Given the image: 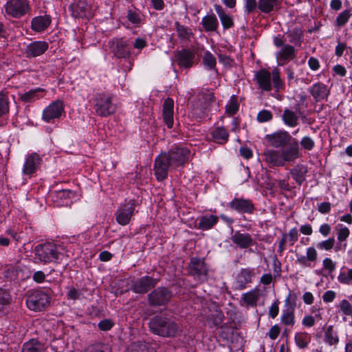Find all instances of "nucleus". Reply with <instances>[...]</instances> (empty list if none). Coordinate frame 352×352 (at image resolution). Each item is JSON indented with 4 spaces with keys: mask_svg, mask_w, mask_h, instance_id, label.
<instances>
[{
    "mask_svg": "<svg viewBox=\"0 0 352 352\" xmlns=\"http://www.w3.org/2000/svg\"><path fill=\"white\" fill-rule=\"evenodd\" d=\"M113 326V322L109 319H104L98 323V327L102 331H109Z\"/></svg>",
    "mask_w": 352,
    "mask_h": 352,
    "instance_id": "obj_62",
    "label": "nucleus"
},
{
    "mask_svg": "<svg viewBox=\"0 0 352 352\" xmlns=\"http://www.w3.org/2000/svg\"><path fill=\"white\" fill-rule=\"evenodd\" d=\"M44 90L41 88L30 90L19 94V100L23 102H33L42 97L41 93Z\"/></svg>",
    "mask_w": 352,
    "mask_h": 352,
    "instance_id": "obj_37",
    "label": "nucleus"
},
{
    "mask_svg": "<svg viewBox=\"0 0 352 352\" xmlns=\"http://www.w3.org/2000/svg\"><path fill=\"white\" fill-rule=\"evenodd\" d=\"M50 304V296L42 290H34L30 292L26 299L27 307L32 311H41Z\"/></svg>",
    "mask_w": 352,
    "mask_h": 352,
    "instance_id": "obj_9",
    "label": "nucleus"
},
{
    "mask_svg": "<svg viewBox=\"0 0 352 352\" xmlns=\"http://www.w3.org/2000/svg\"><path fill=\"white\" fill-rule=\"evenodd\" d=\"M300 144L304 150L310 151L314 148L315 142L311 137L304 136L301 138Z\"/></svg>",
    "mask_w": 352,
    "mask_h": 352,
    "instance_id": "obj_54",
    "label": "nucleus"
},
{
    "mask_svg": "<svg viewBox=\"0 0 352 352\" xmlns=\"http://www.w3.org/2000/svg\"><path fill=\"white\" fill-rule=\"evenodd\" d=\"M128 352H157L155 349L151 347L145 342H133L128 348Z\"/></svg>",
    "mask_w": 352,
    "mask_h": 352,
    "instance_id": "obj_39",
    "label": "nucleus"
},
{
    "mask_svg": "<svg viewBox=\"0 0 352 352\" xmlns=\"http://www.w3.org/2000/svg\"><path fill=\"white\" fill-rule=\"evenodd\" d=\"M214 98V96L212 93L199 94L197 100L192 105L191 109L192 116L197 120L204 118L210 110V107Z\"/></svg>",
    "mask_w": 352,
    "mask_h": 352,
    "instance_id": "obj_10",
    "label": "nucleus"
},
{
    "mask_svg": "<svg viewBox=\"0 0 352 352\" xmlns=\"http://www.w3.org/2000/svg\"><path fill=\"white\" fill-rule=\"evenodd\" d=\"M64 111L63 103L57 100L47 107L43 112L42 118L44 121L50 122L51 120L59 118Z\"/></svg>",
    "mask_w": 352,
    "mask_h": 352,
    "instance_id": "obj_17",
    "label": "nucleus"
},
{
    "mask_svg": "<svg viewBox=\"0 0 352 352\" xmlns=\"http://www.w3.org/2000/svg\"><path fill=\"white\" fill-rule=\"evenodd\" d=\"M335 245L334 237H329L326 240L318 242L316 247L320 250L331 251Z\"/></svg>",
    "mask_w": 352,
    "mask_h": 352,
    "instance_id": "obj_51",
    "label": "nucleus"
},
{
    "mask_svg": "<svg viewBox=\"0 0 352 352\" xmlns=\"http://www.w3.org/2000/svg\"><path fill=\"white\" fill-rule=\"evenodd\" d=\"M10 110V100L8 92L1 91L0 92V118L7 116Z\"/></svg>",
    "mask_w": 352,
    "mask_h": 352,
    "instance_id": "obj_40",
    "label": "nucleus"
},
{
    "mask_svg": "<svg viewBox=\"0 0 352 352\" xmlns=\"http://www.w3.org/2000/svg\"><path fill=\"white\" fill-rule=\"evenodd\" d=\"M72 15L75 18H88L91 15L89 6L82 0H76L69 6Z\"/></svg>",
    "mask_w": 352,
    "mask_h": 352,
    "instance_id": "obj_20",
    "label": "nucleus"
},
{
    "mask_svg": "<svg viewBox=\"0 0 352 352\" xmlns=\"http://www.w3.org/2000/svg\"><path fill=\"white\" fill-rule=\"evenodd\" d=\"M219 19L224 29H229L234 25L232 18L227 14L223 15Z\"/></svg>",
    "mask_w": 352,
    "mask_h": 352,
    "instance_id": "obj_58",
    "label": "nucleus"
},
{
    "mask_svg": "<svg viewBox=\"0 0 352 352\" xmlns=\"http://www.w3.org/2000/svg\"><path fill=\"white\" fill-rule=\"evenodd\" d=\"M239 104L237 97L232 96L226 106V113L230 116L234 115L239 110Z\"/></svg>",
    "mask_w": 352,
    "mask_h": 352,
    "instance_id": "obj_44",
    "label": "nucleus"
},
{
    "mask_svg": "<svg viewBox=\"0 0 352 352\" xmlns=\"http://www.w3.org/2000/svg\"><path fill=\"white\" fill-rule=\"evenodd\" d=\"M296 56V52L294 47L288 44L283 45L276 53V58L278 61L283 62L282 64L294 59Z\"/></svg>",
    "mask_w": 352,
    "mask_h": 352,
    "instance_id": "obj_30",
    "label": "nucleus"
},
{
    "mask_svg": "<svg viewBox=\"0 0 352 352\" xmlns=\"http://www.w3.org/2000/svg\"><path fill=\"white\" fill-rule=\"evenodd\" d=\"M174 100L170 98H167L163 104V118L164 122L171 129L174 124Z\"/></svg>",
    "mask_w": 352,
    "mask_h": 352,
    "instance_id": "obj_26",
    "label": "nucleus"
},
{
    "mask_svg": "<svg viewBox=\"0 0 352 352\" xmlns=\"http://www.w3.org/2000/svg\"><path fill=\"white\" fill-rule=\"evenodd\" d=\"M209 271V267L204 258L197 256L190 258L188 273L196 280L199 283L206 281L208 279Z\"/></svg>",
    "mask_w": 352,
    "mask_h": 352,
    "instance_id": "obj_8",
    "label": "nucleus"
},
{
    "mask_svg": "<svg viewBox=\"0 0 352 352\" xmlns=\"http://www.w3.org/2000/svg\"><path fill=\"white\" fill-rule=\"evenodd\" d=\"M202 63L208 70H216L217 60L214 55L209 51H206L202 58Z\"/></svg>",
    "mask_w": 352,
    "mask_h": 352,
    "instance_id": "obj_43",
    "label": "nucleus"
},
{
    "mask_svg": "<svg viewBox=\"0 0 352 352\" xmlns=\"http://www.w3.org/2000/svg\"><path fill=\"white\" fill-rule=\"evenodd\" d=\"M337 239L339 242L346 241L350 234L349 229L343 224L338 223L336 226Z\"/></svg>",
    "mask_w": 352,
    "mask_h": 352,
    "instance_id": "obj_45",
    "label": "nucleus"
},
{
    "mask_svg": "<svg viewBox=\"0 0 352 352\" xmlns=\"http://www.w3.org/2000/svg\"><path fill=\"white\" fill-rule=\"evenodd\" d=\"M331 204L329 202L325 201L318 204V210L321 214H327L330 212Z\"/></svg>",
    "mask_w": 352,
    "mask_h": 352,
    "instance_id": "obj_63",
    "label": "nucleus"
},
{
    "mask_svg": "<svg viewBox=\"0 0 352 352\" xmlns=\"http://www.w3.org/2000/svg\"><path fill=\"white\" fill-rule=\"evenodd\" d=\"M296 307V296L289 294L285 300L280 321L287 326H294L295 324V309Z\"/></svg>",
    "mask_w": 352,
    "mask_h": 352,
    "instance_id": "obj_14",
    "label": "nucleus"
},
{
    "mask_svg": "<svg viewBox=\"0 0 352 352\" xmlns=\"http://www.w3.org/2000/svg\"><path fill=\"white\" fill-rule=\"evenodd\" d=\"M339 311L342 315L351 316L352 315L351 303L346 299L342 300L339 304Z\"/></svg>",
    "mask_w": 352,
    "mask_h": 352,
    "instance_id": "obj_52",
    "label": "nucleus"
},
{
    "mask_svg": "<svg viewBox=\"0 0 352 352\" xmlns=\"http://www.w3.org/2000/svg\"><path fill=\"white\" fill-rule=\"evenodd\" d=\"M219 217L214 214H204L199 217L197 228L201 230L212 229L219 221Z\"/></svg>",
    "mask_w": 352,
    "mask_h": 352,
    "instance_id": "obj_31",
    "label": "nucleus"
},
{
    "mask_svg": "<svg viewBox=\"0 0 352 352\" xmlns=\"http://www.w3.org/2000/svg\"><path fill=\"white\" fill-rule=\"evenodd\" d=\"M172 292L164 287H157L148 294V304L153 307L163 306L167 304L172 298Z\"/></svg>",
    "mask_w": 352,
    "mask_h": 352,
    "instance_id": "obj_12",
    "label": "nucleus"
},
{
    "mask_svg": "<svg viewBox=\"0 0 352 352\" xmlns=\"http://www.w3.org/2000/svg\"><path fill=\"white\" fill-rule=\"evenodd\" d=\"M338 280L344 285H351L352 283V268L347 271H342L338 276Z\"/></svg>",
    "mask_w": 352,
    "mask_h": 352,
    "instance_id": "obj_50",
    "label": "nucleus"
},
{
    "mask_svg": "<svg viewBox=\"0 0 352 352\" xmlns=\"http://www.w3.org/2000/svg\"><path fill=\"white\" fill-rule=\"evenodd\" d=\"M309 91L316 102L327 100L330 93L327 85L320 82L314 83Z\"/></svg>",
    "mask_w": 352,
    "mask_h": 352,
    "instance_id": "obj_23",
    "label": "nucleus"
},
{
    "mask_svg": "<svg viewBox=\"0 0 352 352\" xmlns=\"http://www.w3.org/2000/svg\"><path fill=\"white\" fill-rule=\"evenodd\" d=\"M283 123L289 127H296L299 123V118L296 113L291 109H284L282 114Z\"/></svg>",
    "mask_w": 352,
    "mask_h": 352,
    "instance_id": "obj_35",
    "label": "nucleus"
},
{
    "mask_svg": "<svg viewBox=\"0 0 352 352\" xmlns=\"http://www.w3.org/2000/svg\"><path fill=\"white\" fill-rule=\"evenodd\" d=\"M48 47L45 41H34L27 46L24 53L27 58H34L44 54Z\"/></svg>",
    "mask_w": 352,
    "mask_h": 352,
    "instance_id": "obj_21",
    "label": "nucleus"
},
{
    "mask_svg": "<svg viewBox=\"0 0 352 352\" xmlns=\"http://www.w3.org/2000/svg\"><path fill=\"white\" fill-rule=\"evenodd\" d=\"M108 46L111 52L118 58H126L131 54V43L129 40L113 38L109 41Z\"/></svg>",
    "mask_w": 352,
    "mask_h": 352,
    "instance_id": "obj_13",
    "label": "nucleus"
},
{
    "mask_svg": "<svg viewBox=\"0 0 352 352\" xmlns=\"http://www.w3.org/2000/svg\"><path fill=\"white\" fill-rule=\"evenodd\" d=\"M169 311H164L161 315L151 318L148 328L151 333L162 337H172L176 333L175 322L173 314Z\"/></svg>",
    "mask_w": 352,
    "mask_h": 352,
    "instance_id": "obj_2",
    "label": "nucleus"
},
{
    "mask_svg": "<svg viewBox=\"0 0 352 352\" xmlns=\"http://www.w3.org/2000/svg\"><path fill=\"white\" fill-rule=\"evenodd\" d=\"M289 236V241L290 245H294V243L298 240V232L296 228H292L287 234Z\"/></svg>",
    "mask_w": 352,
    "mask_h": 352,
    "instance_id": "obj_59",
    "label": "nucleus"
},
{
    "mask_svg": "<svg viewBox=\"0 0 352 352\" xmlns=\"http://www.w3.org/2000/svg\"><path fill=\"white\" fill-rule=\"evenodd\" d=\"M212 140L214 142L224 144L229 139V133L223 126H218L215 128L211 133Z\"/></svg>",
    "mask_w": 352,
    "mask_h": 352,
    "instance_id": "obj_34",
    "label": "nucleus"
},
{
    "mask_svg": "<svg viewBox=\"0 0 352 352\" xmlns=\"http://www.w3.org/2000/svg\"><path fill=\"white\" fill-rule=\"evenodd\" d=\"M289 42L296 45H300L302 43V36L297 30H292L287 34Z\"/></svg>",
    "mask_w": 352,
    "mask_h": 352,
    "instance_id": "obj_55",
    "label": "nucleus"
},
{
    "mask_svg": "<svg viewBox=\"0 0 352 352\" xmlns=\"http://www.w3.org/2000/svg\"><path fill=\"white\" fill-rule=\"evenodd\" d=\"M254 80L258 88L263 91H270L273 87L276 91H280L285 87L280 72L277 69H273L272 72L266 69H261L254 73Z\"/></svg>",
    "mask_w": 352,
    "mask_h": 352,
    "instance_id": "obj_3",
    "label": "nucleus"
},
{
    "mask_svg": "<svg viewBox=\"0 0 352 352\" xmlns=\"http://www.w3.org/2000/svg\"><path fill=\"white\" fill-rule=\"evenodd\" d=\"M157 283L156 278L146 276L131 281L129 289L135 294H143L154 288Z\"/></svg>",
    "mask_w": 352,
    "mask_h": 352,
    "instance_id": "obj_16",
    "label": "nucleus"
},
{
    "mask_svg": "<svg viewBox=\"0 0 352 352\" xmlns=\"http://www.w3.org/2000/svg\"><path fill=\"white\" fill-rule=\"evenodd\" d=\"M177 36L179 38L181 43H185L191 41L193 34L190 28L177 24Z\"/></svg>",
    "mask_w": 352,
    "mask_h": 352,
    "instance_id": "obj_42",
    "label": "nucleus"
},
{
    "mask_svg": "<svg viewBox=\"0 0 352 352\" xmlns=\"http://www.w3.org/2000/svg\"><path fill=\"white\" fill-rule=\"evenodd\" d=\"M175 159V153L174 151L162 153L156 157L153 170L158 181H163L167 177L170 165Z\"/></svg>",
    "mask_w": 352,
    "mask_h": 352,
    "instance_id": "obj_6",
    "label": "nucleus"
},
{
    "mask_svg": "<svg viewBox=\"0 0 352 352\" xmlns=\"http://www.w3.org/2000/svg\"><path fill=\"white\" fill-rule=\"evenodd\" d=\"M190 150L186 147L177 146V166L183 165L190 157Z\"/></svg>",
    "mask_w": 352,
    "mask_h": 352,
    "instance_id": "obj_46",
    "label": "nucleus"
},
{
    "mask_svg": "<svg viewBox=\"0 0 352 352\" xmlns=\"http://www.w3.org/2000/svg\"><path fill=\"white\" fill-rule=\"evenodd\" d=\"M94 108L100 116H108L116 110V105L113 102V96L106 94H97L94 98Z\"/></svg>",
    "mask_w": 352,
    "mask_h": 352,
    "instance_id": "obj_7",
    "label": "nucleus"
},
{
    "mask_svg": "<svg viewBox=\"0 0 352 352\" xmlns=\"http://www.w3.org/2000/svg\"><path fill=\"white\" fill-rule=\"evenodd\" d=\"M261 296V291L258 287L242 294L241 299L246 306L255 307Z\"/></svg>",
    "mask_w": 352,
    "mask_h": 352,
    "instance_id": "obj_32",
    "label": "nucleus"
},
{
    "mask_svg": "<svg viewBox=\"0 0 352 352\" xmlns=\"http://www.w3.org/2000/svg\"><path fill=\"white\" fill-rule=\"evenodd\" d=\"M254 276L255 272L254 268H242L236 276V288L238 289H244L248 284L252 282Z\"/></svg>",
    "mask_w": 352,
    "mask_h": 352,
    "instance_id": "obj_19",
    "label": "nucleus"
},
{
    "mask_svg": "<svg viewBox=\"0 0 352 352\" xmlns=\"http://www.w3.org/2000/svg\"><path fill=\"white\" fill-rule=\"evenodd\" d=\"M228 206L231 210H235L239 213H253L255 208L252 201L248 199L234 198L229 204Z\"/></svg>",
    "mask_w": 352,
    "mask_h": 352,
    "instance_id": "obj_18",
    "label": "nucleus"
},
{
    "mask_svg": "<svg viewBox=\"0 0 352 352\" xmlns=\"http://www.w3.org/2000/svg\"><path fill=\"white\" fill-rule=\"evenodd\" d=\"M322 267L329 273H331L336 269V263L331 258L326 257L322 261Z\"/></svg>",
    "mask_w": 352,
    "mask_h": 352,
    "instance_id": "obj_56",
    "label": "nucleus"
},
{
    "mask_svg": "<svg viewBox=\"0 0 352 352\" xmlns=\"http://www.w3.org/2000/svg\"><path fill=\"white\" fill-rule=\"evenodd\" d=\"M278 300L274 301L269 309V316L272 318H275L279 312V307H278Z\"/></svg>",
    "mask_w": 352,
    "mask_h": 352,
    "instance_id": "obj_61",
    "label": "nucleus"
},
{
    "mask_svg": "<svg viewBox=\"0 0 352 352\" xmlns=\"http://www.w3.org/2000/svg\"><path fill=\"white\" fill-rule=\"evenodd\" d=\"M318 231L322 236L327 237L331 234V227L328 223H322L320 226Z\"/></svg>",
    "mask_w": 352,
    "mask_h": 352,
    "instance_id": "obj_64",
    "label": "nucleus"
},
{
    "mask_svg": "<svg viewBox=\"0 0 352 352\" xmlns=\"http://www.w3.org/2000/svg\"><path fill=\"white\" fill-rule=\"evenodd\" d=\"M200 25L206 32H217L219 26V21L212 10L202 18Z\"/></svg>",
    "mask_w": 352,
    "mask_h": 352,
    "instance_id": "obj_27",
    "label": "nucleus"
},
{
    "mask_svg": "<svg viewBox=\"0 0 352 352\" xmlns=\"http://www.w3.org/2000/svg\"><path fill=\"white\" fill-rule=\"evenodd\" d=\"M307 172L308 168L306 165L298 164L290 169L289 174L296 183L298 185L301 186L306 179V175Z\"/></svg>",
    "mask_w": 352,
    "mask_h": 352,
    "instance_id": "obj_28",
    "label": "nucleus"
},
{
    "mask_svg": "<svg viewBox=\"0 0 352 352\" xmlns=\"http://www.w3.org/2000/svg\"><path fill=\"white\" fill-rule=\"evenodd\" d=\"M324 342L330 346L336 345L339 342L338 333L333 330V326L327 327L324 332Z\"/></svg>",
    "mask_w": 352,
    "mask_h": 352,
    "instance_id": "obj_41",
    "label": "nucleus"
},
{
    "mask_svg": "<svg viewBox=\"0 0 352 352\" xmlns=\"http://www.w3.org/2000/svg\"><path fill=\"white\" fill-rule=\"evenodd\" d=\"M21 352H45V349L40 341L32 339L23 344Z\"/></svg>",
    "mask_w": 352,
    "mask_h": 352,
    "instance_id": "obj_36",
    "label": "nucleus"
},
{
    "mask_svg": "<svg viewBox=\"0 0 352 352\" xmlns=\"http://www.w3.org/2000/svg\"><path fill=\"white\" fill-rule=\"evenodd\" d=\"M265 140L267 144L280 150L266 148L263 155L265 161L274 167H283L286 164L294 163L301 157L300 148L296 138L284 130H278L271 134H267Z\"/></svg>",
    "mask_w": 352,
    "mask_h": 352,
    "instance_id": "obj_1",
    "label": "nucleus"
},
{
    "mask_svg": "<svg viewBox=\"0 0 352 352\" xmlns=\"http://www.w3.org/2000/svg\"><path fill=\"white\" fill-rule=\"evenodd\" d=\"M309 339L306 333H298L295 336V342L296 345L300 349H305L308 346Z\"/></svg>",
    "mask_w": 352,
    "mask_h": 352,
    "instance_id": "obj_49",
    "label": "nucleus"
},
{
    "mask_svg": "<svg viewBox=\"0 0 352 352\" xmlns=\"http://www.w3.org/2000/svg\"><path fill=\"white\" fill-rule=\"evenodd\" d=\"M203 322L210 328H219L221 327L225 316L217 304L213 302H208L201 312Z\"/></svg>",
    "mask_w": 352,
    "mask_h": 352,
    "instance_id": "obj_4",
    "label": "nucleus"
},
{
    "mask_svg": "<svg viewBox=\"0 0 352 352\" xmlns=\"http://www.w3.org/2000/svg\"><path fill=\"white\" fill-rule=\"evenodd\" d=\"M278 6V0H258V9L264 14H269L276 10Z\"/></svg>",
    "mask_w": 352,
    "mask_h": 352,
    "instance_id": "obj_38",
    "label": "nucleus"
},
{
    "mask_svg": "<svg viewBox=\"0 0 352 352\" xmlns=\"http://www.w3.org/2000/svg\"><path fill=\"white\" fill-rule=\"evenodd\" d=\"M245 11L247 14L253 12L258 8V2L256 0H244Z\"/></svg>",
    "mask_w": 352,
    "mask_h": 352,
    "instance_id": "obj_57",
    "label": "nucleus"
},
{
    "mask_svg": "<svg viewBox=\"0 0 352 352\" xmlns=\"http://www.w3.org/2000/svg\"><path fill=\"white\" fill-rule=\"evenodd\" d=\"M195 55L189 49H183L177 52V65L181 68L189 69L195 63Z\"/></svg>",
    "mask_w": 352,
    "mask_h": 352,
    "instance_id": "obj_22",
    "label": "nucleus"
},
{
    "mask_svg": "<svg viewBox=\"0 0 352 352\" xmlns=\"http://www.w3.org/2000/svg\"><path fill=\"white\" fill-rule=\"evenodd\" d=\"M318 259V252L314 247H309L306 250V255H301L296 258V263L305 267H312L313 263Z\"/></svg>",
    "mask_w": 352,
    "mask_h": 352,
    "instance_id": "obj_25",
    "label": "nucleus"
},
{
    "mask_svg": "<svg viewBox=\"0 0 352 352\" xmlns=\"http://www.w3.org/2000/svg\"><path fill=\"white\" fill-rule=\"evenodd\" d=\"M51 23V18L48 15L39 16L32 19L31 26L36 32L45 30Z\"/></svg>",
    "mask_w": 352,
    "mask_h": 352,
    "instance_id": "obj_33",
    "label": "nucleus"
},
{
    "mask_svg": "<svg viewBox=\"0 0 352 352\" xmlns=\"http://www.w3.org/2000/svg\"><path fill=\"white\" fill-rule=\"evenodd\" d=\"M137 204V200L133 199H130L124 205L119 207L115 213V216L117 222L120 225L126 226L130 222Z\"/></svg>",
    "mask_w": 352,
    "mask_h": 352,
    "instance_id": "obj_15",
    "label": "nucleus"
},
{
    "mask_svg": "<svg viewBox=\"0 0 352 352\" xmlns=\"http://www.w3.org/2000/svg\"><path fill=\"white\" fill-rule=\"evenodd\" d=\"M232 241L239 248L245 249L253 245V239L248 233L236 231L231 237Z\"/></svg>",
    "mask_w": 352,
    "mask_h": 352,
    "instance_id": "obj_29",
    "label": "nucleus"
},
{
    "mask_svg": "<svg viewBox=\"0 0 352 352\" xmlns=\"http://www.w3.org/2000/svg\"><path fill=\"white\" fill-rule=\"evenodd\" d=\"M10 295L5 290L0 289V310L9 302Z\"/></svg>",
    "mask_w": 352,
    "mask_h": 352,
    "instance_id": "obj_60",
    "label": "nucleus"
},
{
    "mask_svg": "<svg viewBox=\"0 0 352 352\" xmlns=\"http://www.w3.org/2000/svg\"><path fill=\"white\" fill-rule=\"evenodd\" d=\"M84 352H111V350L107 344L98 342L88 346Z\"/></svg>",
    "mask_w": 352,
    "mask_h": 352,
    "instance_id": "obj_47",
    "label": "nucleus"
},
{
    "mask_svg": "<svg viewBox=\"0 0 352 352\" xmlns=\"http://www.w3.org/2000/svg\"><path fill=\"white\" fill-rule=\"evenodd\" d=\"M6 14L19 19L30 10V7L28 0H8L4 6Z\"/></svg>",
    "mask_w": 352,
    "mask_h": 352,
    "instance_id": "obj_11",
    "label": "nucleus"
},
{
    "mask_svg": "<svg viewBox=\"0 0 352 352\" xmlns=\"http://www.w3.org/2000/svg\"><path fill=\"white\" fill-rule=\"evenodd\" d=\"M351 11L349 10H344L341 12L336 19V25L340 28L344 26L349 20L351 17Z\"/></svg>",
    "mask_w": 352,
    "mask_h": 352,
    "instance_id": "obj_48",
    "label": "nucleus"
},
{
    "mask_svg": "<svg viewBox=\"0 0 352 352\" xmlns=\"http://www.w3.org/2000/svg\"><path fill=\"white\" fill-rule=\"evenodd\" d=\"M35 258L43 263L54 262L62 255L57 246L53 243H45L36 245L34 248Z\"/></svg>",
    "mask_w": 352,
    "mask_h": 352,
    "instance_id": "obj_5",
    "label": "nucleus"
},
{
    "mask_svg": "<svg viewBox=\"0 0 352 352\" xmlns=\"http://www.w3.org/2000/svg\"><path fill=\"white\" fill-rule=\"evenodd\" d=\"M272 113L267 109H263L260 111L256 116V120L260 123L270 122L272 120Z\"/></svg>",
    "mask_w": 352,
    "mask_h": 352,
    "instance_id": "obj_53",
    "label": "nucleus"
},
{
    "mask_svg": "<svg viewBox=\"0 0 352 352\" xmlns=\"http://www.w3.org/2000/svg\"><path fill=\"white\" fill-rule=\"evenodd\" d=\"M41 156L36 153L29 155L23 165V173L25 175H32L36 172L41 162Z\"/></svg>",
    "mask_w": 352,
    "mask_h": 352,
    "instance_id": "obj_24",
    "label": "nucleus"
}]
</instances>
